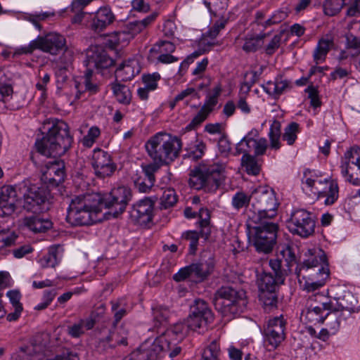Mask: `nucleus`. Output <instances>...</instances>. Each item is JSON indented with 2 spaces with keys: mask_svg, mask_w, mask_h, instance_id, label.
I'll use <instances>...</instances> for the list:
<instances>
[{
  "mask_svg": "<svg viewBox=\"0 0 360 360\" xmlns=\"http://www.w3.org/2000/svg\"><path fill=\"white\" fill-rule=\"evenodd\" d=\"M130 188L122 186L114 188L108 197L103 199L97 193H86L71 199L68 208L67 221L73 226L92 224L94 216L101 211L102 207L110 209L114 217H118L131 200Z\"/></svg>",
  "mask_w": 360,
  "mask_h": 360,
  "instance_id": "f257e3e1",
  "label": "nucleus"
},
{
  "mask_svg": "<svg viewBox=\"0 0 360 360\" xmlns=\"http://www.w3.org/2000/svg\"><path fill=\"white\" fill-rule=\"evenodd\" d=\"M269 265L271 272H264L258 278L259 297L266 309L276 307L278 290L290 274V269L283 266V261L278 257L270 259Z\"/></svg>",
  "mask_w": 360,
  "mask_h": 360,
  "instance_id": "f03ea898",
  "label": "nucleus"
},
{
  "mask_svg": "<svg viewBox=\"0 0 360 360\" xmlns=\"http://www.w3.org/2000/svg\"><path fill=\"white\" fill-rule=\"evenodd\" d=\"M73 141L66 122L56 120L48 129L45 136L37 140L35 146L42 157H58L64 155L71 147Z\"/></svg>",
  "mask_w": 360,
  "mask_h": 360,
  "instance_id": "7ed1b4c3",
  "label": "nucleus"
},
{
  "mask_svg": "<svg viewBox=\"0 0 360 360\" xmlns=\"http://www.w3.org/2000/svg\"><path fill=\"white\" fill-rule=\"evenodd\" d=\"M146 151L153 160L151 164L158 166L169 165L179 155L181 141L176 136L167 133H158L146 143Z\"/></svg>",
  "mask_w": 360,
  "mask_h": 360,
  "instance_id": "20e7f679",
  "label": "nucleus"
},
{
  "mask_svg": "<svg viewBox=\"0 0 360 360\" xmlns=\"http://www.w3.org/2000/svg\"><path fill=\"white\" fill-rule=\"evenodd\" d=\"M212 302L224 316L243 312L248 304L245 291L233 285H225L218 288L213 295Z\"/></svg>",
  "mask_w": 360,
  "mask_h": 360,
  "instance_id": "39448f33",
  "label": "nucleus"
},
{
  "mask_svg": "<svg viewBox=\"0 0 360 360\" xmlns=\"http://www.w3.org/2000/svg\"><path fill=\"white\" fill-rule=\"evenodd\" d=\"M278 202L274 191L269 186H260L252 192V202L248 215L250 222L271 220L277 214Z\"/></svg>",
  "mask_w": 360,
  "mask_h": 360,
  "instance_id": "423d86ee",
  "label": "nucleus"
},
{
  "mask_svg": "<svg viewBox=\"0 0 360 360\" xmlns=\"http://www.w3.org/2000/svg\"><path fill=\"white\" fill-rule=\"evenodd\" d=\"M224 172L221 164L200 163L190 172V185L197 190L216 191L224 181Z\"/></svg>",
  "mask_w": 360,
  "mask_h": 360,
  "instance_id": "0eeeda50",
  "label": "nucleus"
},
{
  "mask_svg": "<svg viewBox=\"0 0 360 360\" xmlns=\"http://www.w3.org/2000/svg\"><path fill=\"white\" fill-rule=\"evenodd\" d=\"M31 160L40 169L41 181L47 189L56 188L65 181V162L58 157L46 158L39 153L32 155Z\"/></svg>",
  "mask_w": 360,
  "mask_h": 360,
  "instance_id": "6e6552de",
  "label": "nucleus"
},
{
  "mask_svg": "<svg viewBox=\"0 0 360 360\" xmlns=\"http://www.w3.org/2000/svg\"><path fill=\"white\" fill-rule=\"evenodd\" d=\"M36 49L53 56L63 53L62 58H67L70 55L67 51L65 39L57 33H49L44 37L39 36L37 39L31 41L27 46L22 47L19 53H32Z\"/></svg>",
  "mask_w": 360,
  "mask_h": 360,
  "instance_id": "1a4fd4ad",
  "label": "nucleus"
},
{
  "mask_svg": "<svg viewBox=\"0 0 360 360\" xmlns=\"http://www.w3.org/2000/svg\"><path fill=\"white\" fill-rule=\"evenodd\" d=\"M257 226L253 227L254 233L252 241L258 252L269 254L272 252L277 238L278 226L271 220H262L261 222H252Z\"/></svg>",
  "mask_w": 360,
  "mask_h": 360,
  "instance_id": "9d476101",
  "label": "nucleus"
},
{
  "mask_svg": "<svg viewBox=\"0 0 360 360\" xmlns=\"http://www.w3.org/2000/svg\"><path fill=\"white\" fill-rule=\"evenodd\" d=\"M18 188L20 198H23L22 207L25 210L37 213L48 209L46 205L50 193L47 188L35 185L28 186L25 182L18 184Z\"/></svg>",
  "mask_w": 360,
  "mask_h": 360,
  "instance_id": "9b49d317",
  "label": "nucleus"
},
{
  "mask_svg": "<svg viewBox=\"0 0 360 360\" xmlns=\"http://www.w3.org/2000/svg\"><path fill=\"white\" fill-rule=\"evenodd\" d=\"M289 231L303 238H309L315 231L316 220L314 214L304 209L293 210L286 221Z\"/></svg>",
  "mask_w": 360,
  "mask_h": 360,
  "instance_id": "f8f14e48",
  "label": "nucleus"
},
{
  "mask_svg": "<svg viewBox=\"0 0 360 360\" xmlns=\"http://www.w3.org/2000/svg\"><path fill=\"white\" fill-rule=\"evenodd\" d=\"M333 307L332 303L328 302V298L322 294H313L309 297L306 307L302 310V316L308 323L312 324L323 323L327 316V311Z\"/></svg>",
  "mask_w": 360,
  "mask_h": 360,
  "instance_id": "ddd939ff",
  "label": "nucleus"
},
{
  "mask_svg": "<svg viewBox=\"0 0 360 360\" xmlns=\"http://www.w3.org/2000/svg\"><path fill=\"white\" fill-rule=\"evenodd\" d=\"M285 325L282 315L269 319L264 328V342L269 350L275 349L284 340Z\"/></svg>",
  "mask_w": 360,
  "mask_h": 360,
  "instance_id": "4468645a",
  "label": "nucleus"
},
{
  "mask_svg": "<svg viewBox=\"0 0 360 360\" xmlns=\"http://www.w3.org/2000/svg\"><path fill=\"white\" fill-rule=\"evenodd\" d=\"M345 162L342 163L341 173L348 176L347 181L360 185V147H352L345 153Z\"/></svg>",
  "mask_w": 360,
  "mask_h": 360,
  "instance_id": "2eb2a0df",
  "label": "nucleus"
},
{
  "mask_svg": "<svg viewBox=\"0 0 360 360\" xmlns=\"http://www.w3.org/2000/svg\"><path fill=\"white\" fill-rule=\"evenodd\" d=\"M259 132L257 129H252L245 136H244L236 146V152L238 154L243 153V155H250L253 152L254 155H264L267 148V141L265 138L258 137Z\"/></svg>",
  "mask_w": 360,
  "mask_h": 360,
  "instance_id": "dca6fc26",
  "label": "nucleus"
},
{
  "mask_svg": "<svg viewBox=\"0 0 360 360\" xmlns=\"http://www.w3.org/2000/svg\"><path fill=\"white\" fill-rule=\"evenodd\" d=\"M91 165L95 175L99 179L112 176L117 169L111 155L100 148L94 150Z\"/></svg>",
  "mask_w": 360,
  "mask_h": 360,
  "instance_id": "f3484780",
  "label": "nucleus"
},
{
  "mask_svg": "<svg viewBox=\"0 0 360 360\" xmlns=\"http://www.w3.org/2000/svg\"><path fill=\"white\" fill-rule=\"evenodd\" d=\"M188 318L193 326H195L200 329L207 328L213 321L214 315L205 300L197 299L190 307V314Z\"/></svg>",
  "mask_w": 360,
  "mask_h": 360,
  "instance_id": "a211bd4d",
  "label": "nucleus"
},
{
  "mask_svg": "<svg viewBox=\"0 0 360 360\" xmlns=\"http://www.w3.org/2000/svg\"><path fill=\"white\" fill-rule=\"evenodd\" d=\"M158 170L155 164H142L141 170H137L131 177L136 188L140 193H149L155 185V173Z\"/></svg>",
  "mask_w": 360,
  "mask_h": 360,
  "instance_id": "6ab92c4d",
  "label": "nucleus"
},
{
  "mask_svg": "<svg viewBox=\"0 0 360 360\" xmlns=\"http://www.w3.org/2000/svg\"><path fill=\"white\" fill-rule=\"evenodd\" d=\"M158 198L146 197L134 204L130 210V217L135 223L146 225L153 217V207Z\"/></svg>",
  "mask_w": 360,
  "mask_h": 360,
  "instance_id": "aec40b11",
  "label": "nucleus"
},
{
  "mask_svg": "<svg viewBox=\"0 0 360 360\" xmlns=\"http://www.w3.org/2000/svg\"><path fill=\"white\" fill-rule=\"evenodd\" d=\"M328 302L333 305L331 310L341 311L343 316L355 312L358 307V300L354 294L343 288H340L331 300L328 299Z\"/></svg>",
  "mask_w": 360,
  "mask_h": 360,
  "instance_id": "412c9836",
  "label": "nucleus"
},
{
  "mask_svg": "<svg viewBox=\"0 0 360 360\" xmlns=\"http://www.w3.org/2000/svg\"><path fill=\"white\" fill-rule=\"evenodd\" d=\"M115 20V15L108 7L100 8L96 13L89 14L86 19V27L94 33L105 30Z\"/></svg>",
  "mask_w": 360,
  "mask_h": 360,
  "instance_id": "4be33fe9",
  "label": "nucleus"
},
{
  "mask_svg": "<svg viewBox=\"0 0 360 360\" xmlns=\"http://www.w3.org/2000/svg\"><path fill=\"white\" fill-rule=\"evenodd\" d=\"M221 92V85L216 86L212 94L207 96L204 105L202 106L197 115L192 119L191 122L186 127V130L191 131L200 126L208 117L209 114L214 110L218 103V97Z\"/></svg>",
  "mask_w": 360,
  "mask_h": 360,
  "instance_id": "5701e85b",
  "label": "nucleus"
},
{
  "mask_svg": "<svg viewBox=\"0 0 360 360\" xmlns=\"http://www.w3.org/2000/svg\"><path fill=\"white\" fill-rule=\"evenodd\" d=\"M20 199L18 185L4 186L0 189V217L13 214L15 203Z\"/></svg>",
  "mask_w": 360,
  "mask_h": 360,
  "instance_id": "b1692460",
  "label": "nucleus"
},
{
  "mask_svg": "<svg viewBox=\"0 0 360 360\" xmlns=\"http://www.w3.org/2000/svg\"><path fill=\"white\" fill-rule=\"evenodd\" d=\"M86 65L96 69H106L115 64V60L101 47H94L86 53Z\"/></svg>",
  "mask_w": 360,
  "mask_h": 360,
  "instance_id": "393cba45",
  "label": "nucleus"
},
{
  "mask_svg": "<svg viewBox=\"0 0 360 360\" xmlns=\"http://www.w3.org/2000/svg\"><path fill=\"white\" fill-rule=\"evenodd\" d=\"M193 278L196 282H202L214 271L215 262L214 257L209 255H201L200 259L195 263L191 264Z\"/></svg>",
  "mask_w": 360,
  "mask_h": 360,
  "instance_id": "a878e982",
  "label": "nucleus"
},
{
  "mask_svg": "<svg viewBox=\"0 0 360 360\" xmlns=\"http://www.w3.org/2000/svg\"><path fill=\"white\" fill-rule=\"evenodd\" d=\"M323 266L328 268L327 257L325 252L319 250L317 254H311L308 259H304L302 264H298L295 269V274L298 278L302 276L303 278H304L305 276L302 275V271L312 269L316 273L317 269Z\"/></svg>",
  "mask_w": 360,
  "mask_h": 360,
  "instance_id": "bb28decb",
  "label": "nucleus"
},
{
  "mask_svg": "<svg viewBox=\"0 0 360 360\" xmlns=\"http://www.w3.org/2000/svg\"><path fill=\"white\" fill-rule=\"evenodd\" d=\"M198 328L195 326H193L190 319H187L183 322H179L174 324L170 329H168L162 334V335L167 340L166 338H173L176 336L174 342H181L188 335L190 330H197Z\"/></svg>",
  "mask_w": 360,
  "mask_h": 360,
  "instance_id": "cd10ccee",
  "label": "nucleus"
},
{
  "mask_svg": "<svg viewBox=\"0 0 360 360\" xmlns=\"http://www.w3.org/2000/svg\"><path fill=\"white\" fill-rule=\"evenodd\" d=\"M97 315L98 313L93 311L87 319H80L77 323L68 326L67 328L68 335L77 338L83 335L86 330L92 329L95 326Z\"/></svg>",
  "mask_w": 360,
  "mask_h": 360,
  "instance_id": "c85d7f7f",
  "label": "nucleus"
},
{
  "mask_svg": "<svg viewBox=\"0 0 360 360\" xmlns=\"http://www.w3.org/2000/svg\"><path fill=\"white\" fill-rule=\"evenodd\" d=\"M23 225L34 233H44L52 227V222L39 215H31L23 219Z\"/></svg>",
  "mask_w": 360,
  "mask_h": 360,
  "instance_id": "c756f323",
  "label": "nucleus"
},
{
  "mask_svg": "<svg viewBox=\"0 0 360 360\" xmlns=\"http://www.w3.org/2000/svg\"><path fill=\"white\" fill-rule=\"evenodd\" d=\"M313 276L304 284V289L307 292H314L324 285L326 280L329 277V269L323 266L317 269Z\"/></svg>",
  "mask_w": 360,
  "mask_h": 360,
  "instance_id": "7c9ffc66",
  "label": "nucleus"
},
{
  "mask_svg": "<svg viewBox=\"0 0 360 360\" xmlns=\"http://www.w3.org/2000/svg\"><path fill=\"white\" fill-rule=\"evenodd\" d=\"M139 72V68L135 60H129L123 62L116 70V80L120 79L125 82L132 79Z\"/></svg>",
  "mask_w": 360,
  "mask_h": 360,
  "instance_id": "2f4dec72",
  "label": "nucleus"
},
{
  "mask_svg": "<svg viewBox=\"0 0 360 360\" xmlns=\"http://www.w3.org/2000/svg\"><path fill=\"white\" fill-rule=\"evenodd\" d=\"M128 332V330L122 325L120 327H117L116 325L115 328L112 325V328L109 330V334L100 340V344L115 342L117 345H127Z\"/></svg>",
  "mask_w": 360,
  "mask_h": 360,
  "instance_id": "473e14b6",
  "label": "nucleus"
},
{
  "mask_svg": "<svg viewBox=\"0 0 360 360\" xmlns=\"http://www.w3.org/2000/svg\"><path fill=\"white\" fill-rule=\"evenodd\" d=\"M166 342L167 340L161 335L149 347H147L146 344L142 345L141 347L148 356L149 360H156L161 352L167 350L165 345H168V343Z\"/></svg>",
  "mask_w": 360,
  "mask_h": 360,
  "instance_id": "72a5a7b5",
  "label": "nucleus"
},
{
  "mask_svg": "<svg viewBox=\"0 0 360 360\" xmlns=\"http://www.w3.org/2000/svg\"><path fill=\"white\" fill-rule=\"evenodd\" d=\"M292 87V84L290 81L283 79L282 77H278L274 82H269L266 87L264 89L269 94L276 97L290 89Z\"/></svg>",
  "mask_w": 360,
  "mask_h": 360,
  "instance_id": "f704fd0d",
  "label": "nucleus"
},
{
  "mask_svg": "<svg viewBox=\"0 0 360 360\" xmlns=\"http://www.w3.org/2000/svg\"><path fill=\"white\" fill-rule=\"evenodd\" d=\"M111 89L116 100L123 105H129L131 100V93L129 88L115 81L110 84Z\"/></svg>",
  "mask_w": 360,
  "mask_h": 360,
  "instance_id": "c9c22d12",
  "label": "nucleus"
},
{
  "mask_svg": "<svg viewBox=\"0 0 360 360\" xmlns=\"http://www.w3.org/2000/svg\"><path fill=\"white\" fill-rule=\"evenodd\" d=\"M326 184L328 185V188L326 191H321L318 187H315L319 195L326 197L325 204L326 205H331L338 198L339 188L338 183L335 180H328L325 179L323 181Z\"/></svg>",
  "mask_w": 360,
  "mask_h": 360,
  "instance_id": "e433bc0d",
  "label": "nucleus"
},
{
  "mask_svg": "<svg viewBox=\"0 0 360 360\" xmlns=\"http://www.w3.org/2000/svg\"><path fill=\"white\" fill-rule=\"evenodd\" d=\"M221 354L219 338H215L205 347L200 360H220Z\"/></svg>",
  "mask_w": 360,
  "mask_h": 360,
  "instance_id": "4c0bfd02",
  "label": "nucleus"
},
{
  "mask_svg": "<svg viewBox=\"0 0 360 360\" xmlns=\"http://www.w3.org/2000/svg\"><path fill=\"white\" fill-rule=\"evenodd\" d=\"M257 155H245L241 158V165L249 175L257 176L261 170V165L257 159Z\"/></svg>",
  "mask_w": 360,
  "mask_h": 360,
  "instance_id": "58836bf2",
  "label": "nucleus"
},
{
  "mask_svg": "<svg viewBox=\"0 0 360 360\" xmlns=\"http://www.w3.org/2000/svg\"><path fill=\"white\" fill-rule=\"evenodd\" d=\"M155 15H149L141 20H134L129 22L127 25V30L128 34L131 37L141 32L144 28L150 25L155 18Z\"/></svg>",
  "mask_w": 360,
  "mask_h": 360,
  "instance_id": "ea45409f",
  "label": "nucleus"
},
{
  "mask_svg": "<svg viewBox=\"0 0 360 360\" xmlns=\"http://www.w3.org/2000/svg\"><path fill=\"white\" fill-rule=\"evenodd\" d=\"M178 198L175 191L173 188H167L162 192L160 198L158 208L160 210H167L173 207L177 202Z\"/></svg>",
  "mask_w": 360,
  "mask_h": 360,
  "instance_id": "a19ab883",
  "label": "nucleus"
},
{
  "mask_svg": "<svg viewBox=\"0 0 360 360\" xmlns=\"http://www.w3.org/2000/svg\"><path fill=\"white\" fill-rule=\"evenodd\" d=\"M152 314L155 325L158 326L167 321L170 311L167 307L157 304L152 307Z\"/></svg>",
  "mask_w": 360,
  "mask_h": 360,
  "instance_id": "79ce46f5",
  "label": "nucleus"
},
{
  "mask_svg": "<svg viewBox=\"0 0 360 360\" xmlns=\"http://www.w3.org/2000/svg\"><path fill=\"white\" fill-rule=\"evenodd\" d=\"M327 314L328 315L324 320L325 325L332 334H335L340 328V316L343 315L341 313L339 314V311L334 310H328Z\"/></svg>",
  "mask_w": 360,
  "mask_h": 360,
  "instance_id": "37998d69",
  "label": "nucleus"
},
{
  "mask_svg": "<svg viewBox=\"0 0 360 360\" xmlns=\"http://www.w3.org/2000/svg\"><path fill=\"white\" fill-rule=\"evenodd\" d=\"M58 250L59 247L50 248L48 253L40 259L41 266L44 268L55 267L60 261Z\"/></svg>",
  "mask_w": 360,
  "mask_h": 360,
  "instance_id": "c03bdc74",
  "label": "nucleus"
},
{
  "mask_svg": "<svg viewBox=\"0 0 360 360\" xmlns=\"http://www.w3.org/2000/svg\"><path fill=\"white\" fill-rule=\"evenodd\" d=\"M252 199V194L248 195L243 191H238L232 197L231 205L235 210H240L243 207H247Z\"/></svg>",
  "mask_w": 360,
  "mask_h": 360,
  "instance_id": "a18cd8bd",
  "label": "nucleus"
},
{
  "mask_svg": "<svg viewBox=\"0 0 360 360\" xmlns=\"http://www.w3.org/2000/svg\"><path fill=\"white\" fill-rule=\"evenodd\" d=\"M265 36V34H258L251 37H247L245 40L244 44L243 45V50L247 53L255 52L262 46V40Z\"/></svg>",
  "mask_w": 360,
  "mask_h": 360,
  "instance_id": "49530a36",
  "label": "nucleus"
},
{
  "mask_svg": "<svg viewBox=\"0 0 360 360\" xmlns=\"http://www.w3.org/2000/svg\"><path fill=\"white\" fill-rule=\"evenodd\" d=\"M281 123L278 120H274L270 127L269 133L271 148L275 150L280 148L281 145L279 139L281 137Z\"/></svg>",
  "mask_w": 360,
  "mask_h": 360,
  "instance_id": "de8ad7c7",
  "label": "nucleus"
},
{
  "mask_svg": "<svg viewBox=\"0 0 360 360\" xmlns=\"http://www.w3.org/2000/svg\"><path fill=\"white\" fill-rule=\"evenodd\" d=\"M199 217L200 219L199 224L201 228L200 234L202 237L207 238L210 234V212L206 208H201L199 210Z\"/></svg>",
  "mask_w": 360,
  "mask_h": 360,
  "instance_id": "09e8293b",
  "label": "nucleus"
},
{
  "mask_svg": "<svg viewBox=\"0 0 360 360\" xmlns=\"http://www.w3.org/2000/svg\"><path fill=\"white\" fill-rule=\"evenodd\" d=\"M344 5L345 0H325L323 5L324 13L328 16L335 15Z\"/></svg>",
  "mask_w": 360,
  "mask_h": 360,
  "instance_id": "8fccbe9b",
  "label": "nucleus"
},
{
  "mask_svg": "<svg viewBox=\"0 0 360 360\" xmlns=\"http://www.w3.org/2000/svg\"><path fill=\"white\" fill-rule=\"evenodd\" d=\"M176 49L174 43L169 41H159L150 49L151 53H172Z\"/></svg>",
  "mask_w": 360,
  "mask_h": 360,
  "instance_id": "3c124183",
  "label": "nucleus"
},
{
  "mask_svg": "<svg viewBox=\"0 0 360 360\" xmlns=\"http://www.w3.org/2000/svg\"><path fill=\"white\" fill-rule=\"evenodd\" d=\"M299 124L296 122H291L288 124L283 134V139L286 141L288 145H292L297 139Z\"/></svg>",
  "mask_w": 360,
  "mask_h": 360,
  "instance_id": "603ef678",
  "label": "nucleus"
},
{
  "mask_svg": "<svg viewBox=\"0 0 360 360\" xmlns=\"http://www.w3.org/2000/svg\"><path fill=\"white\" fill-rule=\"evenodd\" d=\"M205 148L206 145L203 141L196 140L193 146L188 151V158L193 160H198L204 155Z\"/></svg>",
  "mask_w": 360,
  "mask_h": 360,
  "instance_id": "864d4df0",
  "label": "nucleus"
},
{
  "mask_svg": "<svg viewBox=\"0 0 360 360\" xmlns=\"http://www.w3.org/2000/svg\"><path fill=\"white\" fill-rule=\"evenodd\" d=\"M182 238L190 241L189 253L195 255L199 240V233L195 231H188L182 234Z\"/></svg>",
  "mask_w": 360,
  "mask_h": 360,
  "instance_id": "5fc2aeb1",
  "label": "nucleus"
},
{
  "mask_svg": "<svg viewBox=\"0 0 360 360\" xmlns=\"http://www.w3.org/2000/svg\"><path fill=\"white\" fill-rule=\"evenodd\" d=\"M203 2L210 13H217L227 8L229 0H203Z\"/></svg>",
  "mask_w": 360,
  "mask_h": 360,
  "instance_id": "6e6d98bb",
  "label": "nucleus"
},
{
  "mask_svg": "<svg viewBox=\"0 0 360 360\" xmlns=\"http://www.w3.org/2000/svg\"><path fill=\"white\" fill-rule=\"evenodd\" d=\"M60 62L63 64L58 65V69L56 70V77L58 82H65L68 79V75L66 74L67 65L70 63L72 56L71 55H69L68 57L65 58V60H63L62 57H60Z\"/></svg>",
  "mask_w": 360,
  "mask_h": 360,
  "instance_id": "4d7b16f0",
  "label": "nucleus"
},
{
  "mask_svg": "<svg viewBox=\"0 0 360 360\" xmlns=\"http://www.w3.org/2000/svg\"><path fill=\"white\" fill-rule=\"evenodd\" d=\"M18 238L14 232L0 231V250L13 245Z\"/></svg>",
  "mask_w": 360,
  "mask_h": 360,
  "instance_id": "13d9d810",
  "label": "nucleus"
},
{
  "mask_svg": "<svg viewBox=\"0 0 360 360\" xmlns=\"http://www.w3.org/2000/svg\"><path fill=\"white\" fill-rule=\"evenodd\" d=\"M160 79V75L158 72L153 74L143 75L142 76L143 82L148 89L154 91L158 87V82Z\"/></svg>",
  "mask_w": 360,
  "mask_h": 360,
  "instance_id": "bf43d9fd",
  "label": "nucleus"
},
{
  "mask_svg": "<svg viewBox=\"0 0 360 360\" xmlns=\"http://www.w3.org/2000/svg\"><path fill=\"white\" fill-rule=\"evenodd\" d=\"M227 22L228 20L224 18H221L216 21L207 31L206 36L210 37L211 39H215L218 36L219 32L225 27Z\"/></svg>",
  "mask_w": 360,
  "mask_h": 360,
  "instance_id": "052dcab7",
  "label": "nucleus"
},
{
  "mask_svg": "<svg viewBox=\"0 0 360 360\" xmlns=\"http://www.w3.org/2000/svg\"><path fill=\"white\" fill-rule=\"evenodd\" d=\"M281 255L282 258H280L283 261V264L285 268H288L290 270L291 263L295 260V255L292 251V248L287 246L283 250L281 251Z\"/></svg>",
  "mask_w": 360,
  "mask_h": 360,
  "instance_id": "680f3d73",
  "label": "nucleus"
},
{
  "mask_svg": "<svg viewBox=\"0 0 360 360\" xmlns=\"http://www.w3.org/2000/svg\"><path fill=\"white\" fill-rule=\"evenodd\" d=\"M283 36V32H281L279 34L274 35L271 41L266 46L265 52L266 54L271 56L276 52L281 46Z\"/></svg>",
  "mask_w": 360,
  "mask_h": 360,
  "instance_id": "e2e57ef3",
  "label": "nucleus"
},
{
  "mask_svg": "<svg viewBox=\"0 0 360 360\" xmlns=\"http://www.w3.org/2000/svg\"><path fill=\"white\" fill-rule=\"evenodd\" d=\"M288 17V13L283 10L276 11L271 18L267 19L264 23V27H268L274 24H277L284 20Z\"/></svg>",
  "mask_w": 360,
  "mask_h": 360,
  "instance_id": "0e129e2a",
  "label": "nucleus"
},
{
  "mask_svg": "<svg viewBox=\"0 0 360 360\" xmlns=\"http://www.w3.org/2000/svg\"><path fill=\"white\" fill-rule=\"evenodd\" d=\"M190 277L193 278V272L191 264L181 268L173 276L175 281L181 282Z\"/></svg>",
  "mask_w": 360,
  "mask_h": 360,
  "instance_id": "69168bd1",
  "label": "nucleus"
},
{
  "mask_svg": "<svg viewBox=\"0 0 360 360\" xmlns=\"http://www.w3.org/2000/svg\"><path fill=\"white\" fill-rule=\"evenodd\" d=\"M126 36L127 33L125 32H115L106 40V46L111 49H116L117 46L121 44V38H124Z\"/></svg>",
  "mask_w": 360,
  "mask_h": 360,
  "instance_id": "338daca9",
  "label": "nucleus"
},
{
  "mask_svg": "<svg viewBox=\"0 0 360 360\" xmlns=\"http://www.w3.org/2000/svg\"><path fill=\"white\" fill-rule=\"evenodd\" d=\"M46 360H79V359L76 352L67 349L61 353Z\"/></svg>",
  "mask_w": 360,
  "mask_h": 360,
  "instance_id": "774afa93",
  "label": "nucleus"
}]
</instances>
